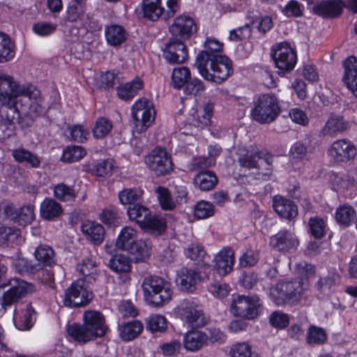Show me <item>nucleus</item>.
<instances>
[{"mask_svg": "<svg viewBox=\"0 0 357 357\" xmlns=\"http://www.w3.org/2000/svg\"><path fill=\"white\" fill-rule=\"evenodd\" d=\"M40 91L30 83L22 84L13 76L0 72V105L7 109L0 110L7 126L17 121L21 113L29 108L31 102L40 101Z\"/></svg>", "mask_w": 357, "mask_h": 357, "instance_id": "1", "label": "nucleus"}, {"mask_svg": "<svg viewBox=\"0 0 357 357\" xmlns=\"http://www.w3.org/2000/svg\"><path fill=\"white\" fill-rule=\"evenodd\" d=\"M296 274L301 276L300 280L293 281H280L270 289V298L278 305L287 301L297 300L308 287L307 278L314 275V268L305 261L296 265Z\"/></svg>", "mask_w": 357, "mask_h": 357, "instance_id": "2", "label": "nucleus"}, {"mask_svg": "<svg viewBox=\"0 0 357 357\" xmlns=\"http://www.w3.org/2000/svg\"><path fill=\"white\" fill-rule=\"evenodd\" d=\"M82 324L73 323L66 326L68 335L75 342L85 344L105 336L107 331L105 316L96 310L85 311Z\"/></svg>", "mask_w": 357, "mask_h": 357, "instance_id": "3", "label": "nucleus"}, {"mask_svg": "<svg viewBox=\"0 0 357 357\" xmlns=\"http://www.w3.org/2000/svg\"><path fill=\"white\" fill-rule=\"evenodd\" d=\"M145 302L151 306L159 307L171 300L173 291L172 284L164 278L149 275L142 283Z\"/></svg>", "mask_w": 357, "mask_h": 357, "instance_id": "4", "label": "nucleus"}, {"mask_svg": "<svg viewBox=\"0 0 357 357\" xmlns=\"http://www.w3.org/2000/svg\"><path fill=\"white\" fill-rule=\"evenodd\" d=\"M202 56L199 58V64L195 66L205 80L221 84L233 73L232 62L227 56H213L206 62Z\"/></svg>", "mask_w": 357, "mask_h": 357, "instance_id": "5", "label": "nucleus"}, {"mask_svg": "<svg viewBox=\"0 0 357 357\" xmlns=\"http://www.w3.org/2000/svg\"><path fill=\"white\" fill-rule=\"evenodd\" d=\"M238 162L241 167L249 169H257L258 178L266 180L272 172V157L258 150L239 149L237 152Z\"/></svg>", "mask_w": 357, "mask_h": 357, "instance_id": "6", "label": "nucleus"}, {"mask_svg": "<svg viewBox=\"0 0 357 357\" xmlns=\"http://www.w3.org/2000/svg\"><path fill=\"white\" fill-rule=\"evenodd\" d=\"M129 220L137 223L142 229L153 234H161L167 228L165 220L158 215H152L150 210L139 204H133L127 209Z\"/></svg>", "mask_w": 357, "mask_h": 357, "instance_id": "7", "label": "nucleus"}, {"mask_svg": "<svg viewBox=\"0 0 357 357\" xmlns=\"http://www.w3.org/2000/svg\"><path fill=\"white\" fill-rule=\"evenodd\" d=\"M281 112L278 97L272 93L260 96L250 111L253 120L260 124L271 123L274 121Z\"/></svg>", "mask_w": 357, "mask_h": 357, "instance_id": "8", "label": "nucleus"}, {"mask_svg": "<svg viewBox=\"0 0 357 357\" xmlns=\"http://www.w3.org/2000/svg\"><path fill=\"white\" fill-rule=\"evenodd\" d=\"M180 3L181 0H143L144 16L153 22L168 20L179 11Z\"/></svg>", "mask_w": 357, "mask_h": 357, "instance_id": "9", "label": "nucleus"}, {"mask_svg": "<svg viewBox=\"0 0 357 357\" xmlns=\"http://www.w3.org/2000/svg\"><path fill=\"white\" fill-rule=\"evenodd\" d=\"M131 118L137 132L145 131L155 121V110L153 102L146 98L137 100L131 107Z\"/></svg>", "mask_w": 357, "mask_h": 357, "instance_id": "10", "label": "nucleus"}, {"mask_svg": "<svg viewBox=\"0 0 357 357\" xmlns=\"http://www.w3.org/2000/svg\"><path fill=\"white\" fill-rule=\"evenodd\" d=\"M177 317L184 325L191 328H199L207 324L202 306L190 299L182 301L175 308Z\"/></svg>", "mask_w": 357, "mask_h": 357, "instance_id": "11", "label": "nucleus"}, {"mask_svg": "<svg viewBox=\"0 0 357 357\" xmlns=\"http://www.w3.org/2000/svg\"><path fill=\"white\" fill-rule=\"evenodd\" d=\"M261 303L257 296L238 295L234 298L230 305V312L235 317L252 319L259 313Z\"/></svg>", "mask_w": 357, "mask_h": 357, "instance_id": "12", "label": "nucleus"}, {"mask_svg": "<svg viewBox=\"0 0 357 357\" xmlns=\"http://www.w3.org/2000/svg\"><path fill=\"white\" fill-rule=\"evenodd\" d=\"M91 292L85 287L84 280H77L65 290L63 303L68 307L85 306L92 299Z\"/></svg>", "mask_w": 357, "mask_h": 357, "instance_id": "13", "label": "nucleus"}, {"mask_svg": "<svg viewBox=\"0 0 357 357\" xmlns=\"http://www.w3.org/2000/svg\"><path fill=\"white\" fill-rule=\"evenodd\" d=\"M145 162L149 168L158 176L169 174L173 169L170 155L161 148L154 149L145 158Z\"/></svg>", "mask_w": 357, "mask_h": 357, "instance_id": "14", "label": "nucleus"}, {"mask_svg": "<svg viewBox=\"0 0 357 357\" xmlns=\"http://www.w3.org/2000/svg\"><path fill=\"white\" fill-rule=\"evenodd\" d=\"M0 217L25 225L31 223L35 218L34 206L26 205L17 209L12 204H2L0 205Z\"/></svg>", "mask_w": 357, "mask_h": 357, "instance_id": "15", "label": "nucleus"}, {"mask_svg": "<svg viewBox=\"0 0 357 357\" xmlns=\"http://www.w3.org/2000/svg\"><path fill=\"white\" fill-rule=\"evenodd\" d=\"M273 58L280 75L291 71L297 62L296 53L287 42L278 45L273 54Z\"/></svg>", "mask_w": 357, "mask_h": 357, "instance_id": "16", "label": "nucleus"}, {"mask_svg": "<svg viewBox=\"0 0 357 357\" xmlns=\"http://www.w3.org/2000/svg\"><path fill=\"white\" fill-rule=\"evenodd\" d=\"M328 155L337 162H349L357 155V147L349 139L334 141L328 149Z\"/></svg>", "mask_w": 357, "mask_h": 357, "instance_id": "17", "label": "nucleus"}, {"mask_svg": "<svg viewBox=\"0 0 357 357\" xmlns=\"http://www.w3.org/2000/svg\"><path fill=\"white\" fill-rule=\"evenodd\" d=\"M163 57L169 64L183 63L188 58L186 46L175 38H170L163 48Z\"/></svg>", "mask_w": 357, "mask_h": 357, "instance_id": "18", "label": "nucleus"}, {"mask_svg": "<svg viewBox=\"0 0 357 357\" xmlns=\"http://www.w3.org/2000/svg\"><path fill=\"white\" fill-rule=\"evenodd\" d=\"M3 285L10 287L4 293L6 295L8 302L11 303L13 305L18 302L19 300L26 294L36 291L34 284L17 278H10Z\"/></svg>", "mask_w": 357, "mask_h": 357, "instance_id": "19", "label": "nucleus"}, {"mask_svg": "<svg viewBox=\"0 0 357 357\" xmlns=\"http://www.w3.org/2000/svg\"><path fill=\"white\" fill-rule=\"evenodd\" d=\"M299 241L294 232L283 229L270 239V245L280 252H289L296 250Z\"/></svg>", "mask_w": 357, "mask_h": 357, "instance_id": "20", "label": "nucleus"}, {"mask_svg": "<svg viewBox=\"0 0 357 357\" xmlns=\"http://www.w3.org/2000/svg\"><path fill=\"white\" fill-rule=\"evenodd\" d=\"M197 30L194 20L185 15L176 17L169 26V31L173 36L179 37L183 40L189 38Z\"/></svg>", "mask_w": 357, "mask_h": 357, "instance_id": "21", "label": "nucleus"}, {"mask_svg": "<svg viewBox=\"0 0 357 357\" xmlns=\"http://www.w3.org/2000/svg\"><path fill=\"white\" fill-rule=\"evenodd\" d=\"M204 278L195 268L182 267L176 272V282L182 289L192 291Z\"/></svg>", "mask_w": 357, "mask_h": 357, "instance_id": "22", "label": "nucleus"}, {"mask_svg": "<svg viewBox=\"0 0 357 357\" xmlns=\"http://www.w3.org/2000/svg\"><path fill=\"white\" fill-rule=\"evenodd\" d=\"M35 310L30 303H22L14 310L13 321L21 331L30 329L36 319Z\"/></svg>", "mask_w": 357, "mask_h": 357, "instance_id": "23", "label": "nucleus"}, {"mask_svg": "<svg viewBox=\"0 0 357 357\" xmlns=\"http://www.w3.org/2000/svg\"><path fill=\"white\" fill-rule=\"evenodd\" d=\"M107 265L112 271L121 274L119 279L123 283L130 280L129 273L131 271L132 262L129 257L116 254L110 258Z\"/></svg>", "mask_w": 357, "mask_h": 357, "instance_id": "24", "label": "nucleus"}, {"mask_svg": "<svg viewBox=\"0 0 357 357\" xmlns=\"http://www.w3.org/2000/svg\"><path fill=\"white\" fill-rule=\"evenodd\" d=\"M208 339L209 336L206 333L198 330H192L183 335V344L187 351L195 352L206 344Z\"/></svg>", "mask_w": 357, "mask_h": 357, "instance_id": "25", "label": "nucleus"}, {"mask_svg": "<svg viewBox=\"0 0 357 357\" xmlns=\"http://www.w3.org/2000/svg\"><path fill=\"white\" fill-rule=\"evenodd\" d=\"M215 267L220 275L230 273L234 264V253L231 248H222L214 257Z\"/></svg>", "mask_w": 357, "mask_h": 357, "instance_id": "26", "label": "nucleus"}, {"mask_svg": "<svg viewBox=\"0 0 357 357\" xmlns=\"http://www.w3.org/2000/svg\"><path fill=\"white\" fill-rule=\"evenodd\" d=\"M344 73L342 81L353 94L357 97V59L348 57L344 62Z\"/></svg>", "mask_w": 357, "mask_h": 357, "instance_id": "27", "label": "nucleus"}, {"mask_svg": "<svg viewBox=\"0 0 357 357\" xmlns=\"http://www.w3.org/2000/svg\"><path fill=\"white\" fill-rule=\"evenodd\" d=\"M349 127L344 116L332 113L325 123L321 132L324 135H336L344 132Z\"/></svg>", "mask_w": 357, "mask_h": 357, "instance_id": "28", "label": "nucleus"}, {"mask_svg": "<svg viewBox=\"0 0 357 357\" xmlns=\"http://www.w3.org/2000/svg\"><path fill=\"white\" fill-rule=\"evenodd\" d=\"M273 207L275 211L283 218L291 220L298 215V208L294 202L281 196L273 198Z\"/></svg>", "mask_w": 357, "mask_h": 357, "instance_id": "29", "label": "nucleus"}, {"mask_svg": "<svg viewBox=\"0 0 357 357\" xmlns=\"http://www.w3.org/2000/svg\"><path fill=\"white\" fill-rule=\"evenodd\" d=\"M213 105L211 102L204 104L199 108L192 107L190 111L192 123L197 127L203 128L211 123L213 115Z\"/></svg>", "mask_w": 357, "mask_h": 357, "instance_id": "30", "label": "nucleus"}, {"mask_svg": "<svg viewBox=\"0 0 357 357\" xmlns=\"http://www.w3.org/2000/svg\"><path fill=\"white\" fill-rule=\"evenodd\" d=\"M82 231L95 245L102 243L105 238L104 227L99 223L86 221L82 225Z\"/></svg>", "mask_w": 357, "mask_h": 357, "instance_id": "31", "label": "nucleus"}, {"mask_svg": "<svg viewBox=\"0 0 357 357\" xmlns=\"http://www.w3.org/2000/svg\"><path fill=\"white\" fill-rule=\"evenodd\" d=\"M344 3L341 0L322 1L314 8L315 13L323 17H335L341 15Z\"/></svg>", "mask_w": 357, "mask_h": 357, "instance_id": "32", "label": "nucleus"}, {"mask_svg": "<svg viewBox=\"0 0 357 357\" xmlns=\"http://www.w3.org/2000/svg\"><path fill=\"white\" fill-rule=\"evenodd\" d=\"M204 47L205 49L200 51L197 54L195 65L199 64V58L201 57L202 54L204 59H206V56L208 57L206 58V59H204L206 62L212 59V56H213L217 57L225 56V55H222L220 54L223 47V44L214 38L207 37L204 43Z\"/></svg>", "mask_w": 357, "mask_h": 357, "instance_id": "33", "label": "nucleus"}, {"mask_svg": "<svg viewBox=\"0 0 357 357\" xmlns=\"http://www.w3.org/2000/svg\"><path fill=\"white\" fill-rule=\"evenodd\" d=\"M105 36L109 45L117 47L126 40L128 33L122 26L111 24L105 27Z\"/></svg>", "mask_w": 357, "mask_h": 357, "instance_id": "34", "label": "nucleus"}, {"mask_svg": "<svg viewBox=\"0 0 357 357\" xmlns=\"http://www.w3.org/2000/svg\"><path fill=\"white\" fill-rule=\"evenodd\" d=\"M144 82L139 77H135L132 80L121 84L117 87V95L123 100L132 99L143 88Z\"/></svg>", "mask_w": 357, "mask_h": 357, "instance_id": "35", "label": "nucleus"}, {"mask_svg": "<svg viewBox=\"0 0 357 357\" xmlns=\"http://www.w3.org/2000/svg\"><path fill=\"white\" fill-rule=\"evenodd\" d=\"M143 328L144 325L139 320L128 321L119 326V335L123 340L129 342L138 337Z\"/></svg>", "mask_w": 357, "mask_h": 357, "instance_id": "36", "label": "nucleus"}, {"mask_svg": "<svg viewBox=\"0 0 357 357\" xmlns=\"http://www.w3.org/2000/svg\"><path fill=\"white\" fill-rule=\"evenodd\" d=\"M218 183L216 175L211 171H202L195 175L193 184L202 191H208L214 188Z\"/></svg>", "mask_w": 357, "mask_h": 357, "instance_id": "37", "label": "nucleus"}, {"mask_svg": "<svg viewBox=\"0 0 357 357\" xmlns=\"http://www.w3.org/2000/svg\"><path fill=\"white\" fill-rule=\"evenodd\" d=\"M152 244L149 240H137L128 250L136 261H144L151 255Z\"/></svg>", "mask_w": 357, "mask_h": 357, "instance_id": "38", "label": "nucleus"}, {"mask_svg": "<svg viewBox=\"0 0 357 357\" xmlns=\"http://www.w3.org/2000/svg\"><path fill=\"white\" fill-rule=\"evenodd\" d=\"M62 212L61 204L52 198L45 199L40 204V215L45 220H50L57 218Z\"/></svg>", "mask_w": 357, "mask_h": 357, "instance_id": "39", "label": "nucleus"}, {"mask_svg": "<svg viewBox=\"0 0 357 357\" xmlns=\"http://www.w3.org/2000/svg\"><path fill=\"white\" fill-rule=\"evenodd\" d=\"M137 231L131 227H124L119 234L116 241V246L122 250L128 251L130 246L137 241Z\"/></svg>", "mask_w": 357, "mask_h": 357, "instance_id": "40", "label": "nucleus"}, {"mask_svg": "<svg viewBox=\"0 0 357 357\" xmlns=\"http://www.w3.org/2000/svg\"><path fill=\"white\" fill-rule=\"evenodd\" d=\"M14 160L20 163H26L33 168H38L40 166V158L29 150L24 148H18L12 151Z\"/></svg>", "mask_w": 357, "mask_h": 357, "instance_id": "41", "label": "nucleus"}, {"mask_svg": "<svg viewBox=\"0 0 357 357\" xmlns=\"http://www.w3.org/2000/svg\"><path fill=\"white\" fill-rule=\"evenodd\" d=\"M15 54V44L8 35L0 32V63L12 60Z\"/></svg>", "mask_w": 357, "mask_h": 357, "instance_id": "42", "label": "nucleus"}, {"mask_svg": "<svg viewBox=\"0 0 357 357\" xmlns=\"http://www.w3.org/2000/svg\"><path fill=\"white\" fill-rule=\"evenodd\" d=\"M191 78L190 70L185 66L175 68L172 70L171 83L174 89H180L185 86Z\"/></svg>", "mask_w": 357, "mask_h": 357, "instance_id": "43", "label": "nucleus"}, {"mask_svg": "<svg viewBox=\"0 0 357 357\" xmlns=\"http://www.w3.org/2000/svg\"><path fill=\"white\" fill-rule=\"evenodd\" d=\"M86 10V0H73L66 10V20L74 22L81 20Z\"/></svg>", "mask_w": 357, "mask_h": 357, "instance_id": "44", "label": "nucleus"}, {"mask_svg": "<svg viewBox=\"0 0 357 357\" xmlns=\"http://www.w3.org/2000/svg\"><path fill=\"white\" fill-rule=\"evenodd\" d=\"M53 192L55 198L64 202L74 201L77 196V193L73 186L63 183L55 185Z\"/></svg>", "mask_w": 357, "mask_h": 357, "instance_id": "45", "label": "nucleus"}, {"mask_svg": "<svg viewBox=\"0 0 357 357\" xmlns=\"http://www.w3.org/2000/svg\"><path fill=\"white\" fill-rule=\"evenodd\" d=\"M142 190L138 188H128L119 191L118 196L122 205H133L142 199Z\"/></svg>", "mask_w": 357, "mask_h": 357, "instance_id": "46", "label": "nucleus"}, {"mask_svg": "<svg viewBox=\"0 0 357 357\" xmlns=\"http://www.w3.org/2000/svg\"><path fill=\"white\" fill-rule=\"evenodd\" d=\"M356 211L352 206L344 204L337 208L335 219L339 224L349 226L356 217Z\"/></svg>", "mask_w": 357, "mask_h": 357, "instance_id": "47", "label": "nucleus"}, {"mask_svg": "<svg viewBox=\"0 0 357 357\" xmlns=\"http://www.w3.org/2000/svg\"><path fill=\"white\" fill-rule=\"evenodd\" d=\"M86 154L85 149L81 146H69L66 147L61 156V160L66 162H74L84 158Z\"/></svg>", "mask_w": 357, "mask_h": 357, "instance_id": "48", "label": "nucleus"}, {"mask_svg": "<svg viewBox=\"0 0 357 357\" xmlns=\"http://www.w3.org/2000/svg\"><path fill=\"white\" fill-rule=\"evenodd\" d=\"M77 270L84 276L86 281L90 282L91 280H95L97 275V268L96 262L91 259H86L77 265Z\"/></svg>", "mask_w": 357, "mask_h": 357, "instance_id": "49", "label": "nucleus"}, {"mask_svg": "<svg viewBox=\"0 0 357 357\" xmlns=\"http://www.w3.org/2000/svg\"><path fill=\"white\" fill-rule=\"evenodd\" d=\"M113 123L111 120L105 117H99L93 129V137L96 139H102L106 137L112 130Z\"/></svg>", "mask_w": 357, "mask_h": 357, "instance_id": "50", "label": "nucleus"}, {"mask_svg": "<svg viewBox=\"0 0 357 357\" xmlns=\"http://www.w3.org/2000/svg\"><path fill=\"white\" fill-rule=\"evenodd\" d=\"M35 257L40 261L47 266L55 264L54 252L52 248L46 245H39L35 251Z\"/></svg>", "mask_w": 357, "mask_h": 357, "instance_id": "51", "label": "nucleus"}, {"mask_svg": "<svg viewBox=\"0 0 357 357\" xmlns=\"http://www.w3.org/2000/svg\"><path fill=\"white\" fill-rule=\"evenodd\" d=\"M308 225L310 234L314 238L320 239L326 234V223L323 218L313 217L310 218Z\"/></svg>", "mask_w": 357, "mask_h": 357, "instance_id": "52", "label": "nucleus"}, {"mask_svg": "<svg viewBox=\"0 0 357 357\" xmlns=\"http://www.w3.org/2000/svg\"><path fill=\"white\" fill-rule=\"evenodd\" d=\"M340 282V277L336 273H329L326 277L320 278L317 283V289L326 293L328 291H333Z\"/></svg>", "mask_w": 357, "mask_h": 357, "instance_id": "53", "label": "nucleus"}, {"mask_svg": "<svg viewBox=\"0 0 357 357\" xmlns=\"http://www.w3.org/2000/svg\"><path fill=\"white\" fill-rule=\"evenodd\" d=\"M146 328L151 332H164L167 328V319L163 315L152 314L146 319Z\"/></svg>", "mask_w": 357, "mask_h": 357, "instance_id": "54", "label": "nucleus"}, {"mask_svg": "<svg viewBox=\"0 0 357 357\" xmlns=\"http://www.w3.org/2000/svg\"><path fill=\"white\" fill-rule=\"evenodd\" d=\"M114 168L113 161L111 160H103L96 162L92 168V172L96 176L108 177L112 174Z\"/></svg>", "mask_w": 357, "mask_h": 357, "instance_id": "55", "label": "nucleus"}, {"mask_svg": "<svg viewBox=\"0 0 357 357\" xmlns=\"http://www.w3.org/2000/svg\"><path fill=\"white\" fill-rule=\"evenodd\" d=\"M99 218L102 223L109 227H116L121 223V220L118 212L114 209H104L100 213Z\"/></svg>", "mask_w": 357, "mask_h": 357, "instance_id": "56", "label": "nucleus"}, {"mask_svg": "<svg viewBox=\"0 0 357 357\" xmlns=\"http://www.w3.org/2000/svg\"><path fill=\"white\" fill-rule=\"evenodd\" d=\"M213 205L206 201H200L194 207V215L198 219H206L214 214Z\"/></svg>", "mask_w": 357, "mask_h": 357, "instance_id": "57", "label": "nucleus"}, {"mask_svg": "<svg viewBox=\"0 0 357 357\" xmlns=\"http://www.w3.org/2000/svg\"><path fill=\"white\" fill-rule=\"evenodd\" d=\"M231 357H257L252 352L250 344L248 342H239L234 344L229 351Z\"/></svg>", "mask_w": 357, "mask_h": 357, "instance_id": "58", "label": "nucleus"}, {"mask_svg": "<svg viewBox=\"0 0 357 357\" xmlns=\"http://www.w3.org/2000/svg\"><path fill=\"white\" fill-rule=\"evenodd\" d=\"M289 155L291 160L303 161L307 158V148L304 143L296 142L291 145Z\"/></svg>", "mask_w": 357, "mask_h": 357, "instance_id": "59", "label": "nucleus"}, {"mask_svg": "<svg viewBox=\"0 0 357 357\" xmlns=\"http://www.w3.org/2000/svg\"><path fill=\"white\" fill-rule=\"evenodd\" d=\"M161 207L165 210H172L176 206V202L171 197L167 189L158 187L156 190Z\"/></svg>", "mask_w": 357, "mask_h": 357, "instance_id": "60", "label": "nucleus"}, {"mask_svg": "<svg viewBox=\"0 0 357 357\" xmlns=\"http://www.w3.org/2000/svg\"><path fill=\"white\" fill-rule=\"evenodd\" d=\"M20 235V230L15 227H0V245L15 241Z\"/></svg>", "mask_w": 357, "mask_h": 357, "instance_id": "61", "label": "nucleus"}, {"mask_svg": "<svg viewBox=\"0 0 357 357\" xmlns=\"http://www.w3.org/2000/svg\"><path fill=\"white\" fill-rule=\"evenodd\" d=\"M56 25L45 22H39L33 24L32 30L36 35L45 37L55 32Z\"/></svg>", "mask_w": 357, "mask_h": 357, "instance_id": "62", "label": "nucleus"}, {"mask_svg": "<svg viewBox=\"0 0 357 357\" xmlns=\"http://www.w3.org/2000/svg\"><path fill=\"white\" fill-rule=\"evenodd\" d=\"M326 340L324 331L319 327L311 326L308 330L307 341L309 344H322Z\"/></svg>", "mask_w": 357, "mask_h": 357, "instance_id": "63", "label": "nucleus"}, {"mask_svg": "<svg viewBox=\"0 0 357 357\" xmlns=\"http://www.w3.org/2000/svg\"><path fill=\"white\" fill-rule=\"evenodd\" d=\"M208 289L214 297L218 298L227 296L230 291V287L227 284L216 281L211 283Z\"/></svg>", "mask_w": 357, "mask_h": 357, "instance_id": "64", "label": "nucleus"}]
</instances>
